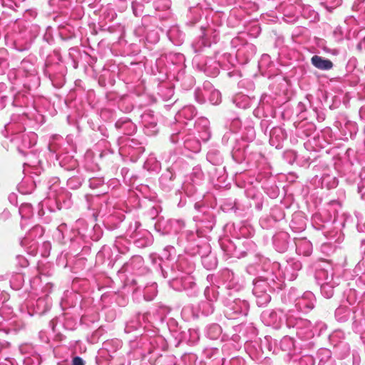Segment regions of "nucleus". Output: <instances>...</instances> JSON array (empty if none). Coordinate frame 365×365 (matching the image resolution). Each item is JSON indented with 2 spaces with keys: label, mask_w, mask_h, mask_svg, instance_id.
Returning <instances> with one entry per match:
<instances>
[{
  "label": "nucleus",
  "mask_w": 365,
  "mask_h": 365,
  "mask_svg": "<svg viewBox=\"0 0 365 365\" xmlns=\"http://www.w3.org/2000/svg\"><path fill=\"white\" fill-rule=\"evenodd\" d=\"M311 62L315 68L323 71L330 70L334 66L331 61L317 55L312 57Z\"/></svg>",
  "instance_id": "1"
},
{
  "label": "nucleus",
  "mask_w": 365,
  "mask_h": 365,
  "mask_svg": "<svg viewBox=\"0 0 365 365\" xmlns=\"http://www.w3.org/2000/svg\"><path fill=\"white\" fill-rule=\"evenodd\" d=\"M72 365H84V362L81 357L76 356L73 359Z\"/></svg>",
  "instance_id": "2"
}]
</instances>
